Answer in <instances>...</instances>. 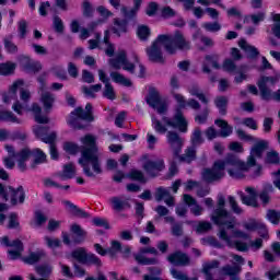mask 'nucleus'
I'll list each match as a JSON object with an SVG mask.
<instances>
[{
	"instance_id": "1",
	"label": "nucleus",
	"mask_w": 280,
	"mask_h": 280,
	"mask_svg": "<svg viewBox=\"0 0 280 280\" xmlns=\"http://www.w3.org/2000/svg\"><path fill=\"white\" fill-rule=\"evenodd\" d=\"M236 135L243 141L255 143L250 150L247 163L235 155H229L225 160H217L211 168H205L201 173V177L206 183H214V180L224 178V172H228L231 178H236L237 180L246 178V174L250 172V167H254L257 160L261 159L264 152L268 149V141L257 140V138L246 135L244 130L237 129Z\"/></svg>"
},
{
	"instance_id": "2",
	"label": "nucleus",
	"mask_w": 280,
	"mask_h": 280,
	"mask_svg": "<svg viewBox=\"0 0 280 280\" xmlns=\"http://www.w3.org/2000/svg\"><path fill=\"white\" fill-rule=\"evenodd\" d=\"M30 100H32V93L30 90L25 89V81L21 79L14 81L9 86L8 92L2 93V102L4 104H11L14 102L12 105L14 113H18V115H23V113H30V110H32L37 124H47L49 118L45 115H42L43 109L40 108V105L35 103L30 108L27 105Z\"/></svg>"
},
{
	"instance_id": "3",
	"label": "nucleus",
	"mask_w": 280,
	"mask_h": 280,
	"mask_svg": "<svg viewBox=\"0 0 280 280\" xmlns=\"http://www.w3.org/2000/svg\"><path fill=\"white\" fill-rule=\"evenodd\" d=\"M242 226L244 231L233 230L231 236L226 234V231L221 230L219 232L220 240L226 243L230 248H236V250L245 252L248 250V248H252V250H259L264 244L261 238L253 241L249 245L250 247L238 240H248V237H250V233L255 231H257L264 238L268 237V229L266 228V224L259 220L249 219L248 221H245Z\"/></svg>"
},
{
	"instance_id": "4",
	"label": "nucleus",
	"mask_w": 280,
	"mask_h": 280,
	"mask_svg": "<svg viewBox=\"0 0 280 280\" xmlns=\"http://www.w3.org/2000/svg\"><path fill=\"white\" fill-rule=\"evenodd\" d=\"M152 128L158 132V135H166V141L170 148L173 150L174 154L178 156L183 148V138H179L178 133L174 130H179V132H187V119L183 116L180 109H176L174 117H152Z\"/></svg>"
},
{
	"instance_id": "5",
	"label": "nucleus",
	"mask_w": 280,
	"mask_h": 280,
	"mask_svg": "<svg viewBox=\"0 0 280 280\" xmlns=\"http://www.w3.org/2000/svg\"><path fill=\"white\" fill-rule=\"evenodd\" d=\"M108 38H110V33L109 31H105L104 42L100 45V49H103L106 56L109 57V67L116 70L124 69V71H128V73H136L138 78H144L145 68L139 62V56L133 52L128 57L124 49L115 54V45H113Z\"/></svg>"
},
{
	"instance_id": "6",
	"label": "nucleus",
	"mask_w": 280,
	"mask_h": 280,
	"mask_svg": "<svg viewBox=\"0 0 280 280\" xmlns=\"http://www.w3.org/2000/svg\"><path fill=\"white\" fill-rule=\"evenodd\" d=\"M190 48L191 44L185 39V35L180 32H175L173 35H159L145 51L151 62H163V49L168 54H176L178 49L187 51Z\"/></svg>"
},
{
	"instance_id": "7",
	"label": "nucleus",
	"mask_w": 280,
	"mask_h": 280,
	"mask_svg": "<svg viewBox=\"0 0 280 280\" xmlns=\"http://www.w3.org/2000/svg\"><path fill=\"white\" fill-rule=\"evenodd\" d=\"M83 149L79 165L83 168L85 176L102 174V163L100 162V149H97V138L93 135H85L80 139Z\"/></svg>"
},
{
	"instance_id": "8",
	"label": "nucleus",
	"mask_w": 280,
	"mask_h": 280,
	"mask_svg": "<svg viewBox=\"0 0 280 280\" xmlns=\"http://www.w3.org/2000/svg\"><path fill=\"white\" fill-rule=\"evenodd\" d=\"M5 151L8 152V158H4L3 163L7 170L14 168V160L12 159H15L18 167L21 172H25V170H27V163H30V159H33L35 165L45 163V161L47 160V155L40 149H34L32 151L25 148L16 153L14 151V147L7 144Z\"/></svg>"
},
{
	"instance_id": "9",
	"label": "nucleus",
	"mask_w": 280,
	"mask_h": 280,
	"mask_svg": "<svg viewBox=\"0 0 280 280\" xmlns=\"http://www.w3.org/2000/svg\"><path fill=\"white\" fill-rule=\"evenodd\" d=\"M225 200L223 196L218 197L217 208L211 215V220L218 226H226V229H235V218L224 209Z\"/></svg>"
},
{
	"instance_id": "10",
	"label": "nucleus",
	"mask_w": 280,
	"mask_h": 280,
	"mask_svg": "<svg viewBox=\"0 0 280 280\" xmlns=\"http://www.w3.org/2000/svg\"><path fill=\"white\" fill-rule=\"evenodd\" d=\"M91 110H93V106L91 104H86L85 110L81 107L75 108L69 115L67 124L70 126V128H74L78 130L84 128L81 121H93V114L91 113Z\"/></svg>"
},
{
	"instance_id": "11",
	"label": "nucleus",
	"mask_w": 280,
	"mask_h": 280,
	"mask_svg": "<svg viewBox=\"0 0 280 280\" xmlns=\"http://www.w3.org/2000/svg\"><path fill=\"white\" fill-rule=\"evenodd\" d=\"M279 82L278 77H261L257 84L258 89L260 91V97L265 101L276 100L277 102H280V90L276 93H272L268 86H275V83Z\"/></svg>"
},
{
	"instance_id": "12",
	"label": "nucleus",
	"mask_w": 280,
	"mask_h": 280,
	"mask_svg": "<svg viewBox=\"0 0 280 280\" xmlns=\"http://www.w3.org/2000/svg\"><path fill=\"white\" fill-rule=\"evenodd\" d=\"M34 135L38 137L44 143L50 144V159L52 161H58V149H56V145H54V142L56 141V133L54 131L49 132V129L47 127H43L40 125H37L33 128Z\"/></svg>"
},
{
	"instance_id": "13",
	"label": "nucleus",
	"mask_w": 280,
	"mask_h": 280,
	"mask_svg": "<svg viewBox=\"0 0 280 280\" xmlns=\"http://www.w3.org/2000/svg\"><path fill=\"white\" fill-rule=\"evenodd\" d=\"M209 67H213V69H223V71H226L228 73H235V69H237L235 61L232 59H225L223 65L220 67V63H218L217 55H210L206 57L202 68L203 73H209L211 71Z\"/></svg>"
},
{
	"instance_id": "14",
	"label": "nucleus",
	"mask_w": 280,
	"mask_h": 280,
	"mask_svg": "<svg viewBox=\"0 0 280 280\" xmlns=\"http://www.w3.org/2000/svg\"><path fill=\"white\" fill-rule=\"evenodd\" d=\"M0 197L2 200L9 201L13 206L23 205L25 202V190L22 186H19L18 188H9V190L5 191L3 185L0 184Z\"/></svg>"
},
{
	"instance_id": "15",
	"label": "nucleus",
	"mask_w": 280,
	"mask_h": 280,
	"mask_svg": "<svg viewBox=\"0 0 280 280\" xmlns=\"http://www.w3.org/2000/svg\"><path fill=\"white\" fill-rule=\"evenodd\" d=\"M71 257L75 259V261H79V264H84L85 266H102V260H100L95 254L86 253L84 247L74 249Z\"/></svg>"
},
{
	"instance_id": "16",
	"label": "nucleus",
	"mask_w": 280,
	"mask_h": 280,
	"mask_svg": "<svg viewBox=\"0 0 280 280\" xmlns=\"http://www.w3.org/2000/svg\"><path fill=\"white\" fill-rule=\"evenodd\" d=\"M147 104L154 108L159 115H163V113H167V108L170 104L165 98H161V94H159V91L151 90L148 97H147Z\"/></svg>"
},
{
	"instance_id": "17",
	"label": "nucleus",
	"mask_w": 280,
	"mask_h": 280,
	"mask_svg": "<svg viewBox=\"0 0 280 280\" xmlns=\"http://www.w3.org/2000/svg\"><path fill=\"white\" fill-rule=\"evenodd\" d=\"M0 244L1 246L11 248L8 252L9 259H21V255H23V243L20 240L11 242L8 236H2Z\"/></svg>"
},
{
	"instance_id": "18",
	"label": "nucleus",
	"mask_w": 280,
	"mask_h": 280,
	"mask_svg": "<svg viewBox=\"0 0 280 280\" xmlns=\"http://www.w3.org/2000/svg\"><path fill=\"white\" fill-rule=\"evenodd\" d=\"M96 12H98L100 16H102L103 20H98L97 22L92 23L89 30H81L80 38H82L83 40H86V38L91 36V32H93V30H95L97 25H102V23H104L106 19H110V16H113V12H110V10L106 9V7L104 5L97 7Z\"/></svg>"
},
{
	"instance_id": "19",
	"label": "nucleus",
	"mask_w": 280,
	"mask_h": 280,
	"mask_svg": "<svg viewBox=\"0 0 280 280\" xmlns=\"http://www.w3.org/2000/svg\"><path fill=\"white\" fill-rule=\"evenodd\" d=\"M141 161L143 170L149 176H158L159 172H162V170L165 167L162 160H159L158 162H152L150 161V158L148 155H144Z\"/></svg>"
},
{
	"instance_id": "20",
	"label": "nucleus",
	"mask_w": 280,
	"mask_h": 280,
	"mask_svg": "<svg viewBox=\"0 0 280 280\" xmlns=\"http://www.w3.org/2000/svg\"><path fill=\"white\" fill-rule=\"evenodd\" d=\"M20 65L23 67L24 71H27V73H38V71L43 69L40 61H34L28 56H21Z\"/></svg>"
},
{
	"instance_id": "21",
	"label": "nucleus",
	"mask_w": 280,
	"mask_h": 280,
	"mask_svg": "<svg viewBox=\"0 0 280 280\" xmlns=\"http://www.w3.org/2000/svg\"><path fill=\"white\" fill-rule=\"evenodd\" d=\"M183 202L189 207L190 213H192V215L198 217L205 213V208H202V206H200L198 201H196V199L190 195L185 194L183 196Z\"/></svg>"
},
{
	"instance_id": "22",
	"label": "nucleus",
	"mask_w": 280,
	"mask_h": 280,
	"mask_svg": "<svg viewBox=\"0 0 280 280\" xmlns=\"http://www.w3.org/2000/svg\"><path fill=\"white\" fill-rule=\"evenodd\" d=\"M98 78L103 84H105L104 90V97H107V100H115V90L113 89V85H110V78L106 75V72L104 70H98Z\"/></svg>"
},
{
	"instance_id": "23",
	"label": "nucleus",
	"mask_w": 280,
	"mask_h": 280,
	"mask_svg": "<svg viewBox=\"0 0 280 280\" xmlns=\"http://www.w3.org/2000/svg\"><path fill=\"white\" fill-rule=\"evenodd\" d=\"M142 0H135L133 7H121L120 13L125 19H137V14H139V10H141Z\"/></svg>"
},
{
	"instance_id": "24",
	"label": "nucleus",
	"mask_w": 280,
	"mask_h": 280,
	"mask_svg": "<svg viewBox=\"0 0 280 280\" xmlns=\"http://www.w3.org/2000/svg\"><path fill=\"white\" fill-rule=\"evenodd\" d=\"M145 253H150L151 255H156V248L154 247H147L141 249V254L136 255V261H138V264H142V266H152V264H156V259L154 258H148L143 255H145Z\"/></svg>"
},
{
	"instance_id": "25",
	"label": "nucleus",
	"mask_w": 280,
	"mask_h": 280,
	"mask_svg": "<svg viewBox=\"0 0 280 280\" xmlns=\"http://www.w3.org/2000/svg\"><path fill=\"white\" fill-rule=\"evenodd\" d=\"M94 249L102 257L106 255H110L112 257H114L116 253H119V250H121V243H119L118 241H113L109 249H104L102 245L95 244Z\"/></svg>"
},
{
	"instance_id": "26",
	"label": "nucleus",
	"mask_w": 280,
	"mask_h": 280,
	"mask_svg": "<svg viewBox=\"0 0 280 280\" xmlns=\"http://www.w3.org/2000/svg\"><path fill=\"white\" fill-rule=\"evenodd\" d=\"M39 95H40V102L44 106L45 113H48V110H51V107L54 106V102L56 98H54V95H51L49 92L45 91V86H40L39 89Z\"/></svg>"
},
{
	"instance_id": "27",
	"label": "nucleus",
	"mask_w": 280,
	"mask_h": 280,
	"mask_svg": "<svg viewBox=\"0 0 280 280\" xmlns=\"http://www.w3.org/2000/svg\"><path fill=\"white\" fill-rule=\"evenodd\" d=\"M245 191L246 195L242 196L243 205H247V207H257V190L254 187H247Z\"/></svg>"
},
{
	"instance_id": "28",
	"label": "nucleus",
	"mask_w": 280,
	"mask_h": 280,
	"mask_svg": "<svg viewBox=\"0 0 280 280\" xmlns=\"http://www.w3.org/2000/svg\"><path fill=\"white\" fill-rule=\"evenodd\" d=\"M175 102H177L179 108H187L189 106L194 110H198L200 108V103L196 100H190L189 102L185 101V96L182 94L175 93L173 94Z\"/></svg>"
},
{
	"instance_id": "29",
	"label": "nucleus",
	"mask_w": 280,
	"mask_h": 280,
	"mask_svg": "<svg viewBox=\"0 0 280 280\" xmlns=\"http://www.w3.org/2000/svg\"><path fill=\"white\" fill-rule=\"evenodd\" d=\"M155 200L158 202L164 200L167 207H174V197L170 196V188H158L155 191Z\"/></svg>"
},
{
	"instance_id": "30",
	"label": "nucleus",
	"mask_w": 280,
	"mask_h": 280,
	"mask_svg": "<svg viewBox=\"0 0 280 280\" xmlns=\"http://www.w3.org/2000/svg\"><path fill=\"white\" fill-rule=\"evenodd\" d=\"M167 261H170V264L173 266H187V264H189V257L183 253L177 252L175 254H171L167 257Z\"/></svg>"
},
{
	"instance_id": "31",
	"label": "nucleus",
	"mask_w": 280,
	"mask_h": 280,
	"mask_svg": "<svg viewBox=\"0 0 280 280\" xmlns=\"http://www.w3.org/2000/svg\"><path fill=\"white\" fill-rule=\"evenodd\" d=\"M238 47L245 51L247 58H257V56H259V50H257L255 46L248 44L245 39L238 40Z\"/></svg>"
},
{
	"instance_id": "32",
	"label": "nucleus",
	"mask_w": 280,
	"mask_h": 280,
	"mask_svg": "<svg viewBox=\"0 0 280 280\" xmlns=\"http://www.w3.org/2000/svg\"><path fill=\"white\" fill-rule=\"evenodd\" d=\"M75 176V164L68 163L63 165L62 171L59 172L58 177L60 180H69Z\"/></svg>"
},
{
	"instance_id": "33",
	"label": "nucleus",
	"mask_w": 280,
	"mask_h": 280,
	"mask_svg": "<svg viewBox=\"0 0 280 280\" xmlns=\"http://www.w3.org/2000/svg\"><path fill=\"white\" fill-rule=\"evenodd\" d=\"M71 234L74 235V244H82L86 238V231L82 230L79 224H72L70 226Z\"/></svg>"
},
{
	"instance_id": "34",
	"label": "nucleus",
	"mask_w": 280,
	"mask_h": 280,
	"mask_svg": "<svg viewBox=\"0 0 280 280\" xmlns=\"http://www.w3.org/2000/svg\"><path fill=\"white\" fill-rule=\"evenodd\" d=\"M113 32L117 36H121V34H126L128 32V21L114 19Z\"/></svg>"
},
{
	"instance_id": "35",
	"label": "nucleus",
	"mask_w": 280,
	"mask_h": 280,
	"mask_svg": "<svg viewBox=\"0 0 280 280\" xmlns=\"http://www.w3.org/2000/svg\"><path fill=\"white\" fill-rule=\"evenodd\" d=\"M214 124L220 128V137H231L233 133V127H231L226 120L217 119Z\"/></svg>"
},
{
	"instance_id": "36",
	"label": "nucleus",
	"mask_w": 280,
	"mask_h": 280,
	"mask_svg": "<svg viewBox=\"0 0 280 280\" xmlns=\"http://www.w3.org/2000/svg\"><path fill=\"white\" fill-rule=\"evenodd\" d=\"M62 205L68 211H70V213H72V215H77V218H89V213L80 208H77L75 205L71 203L70 201H62Z\"/></svg>"
},
{
	"instance_id": "37",
	"label": "nucleus",
	"mask_w": 280,
	"mask_h": 280,
	"mask_svg": "<svg viewBox=\"0 0 280 280\" xmlns=\"http://www.w3.org/2000/svg\"><path fill=\"white\" fill-rule=\"evenodd\" d=\"M110 79L115 82V84H120V86H132V81L119 72H110Z\"/></svg>"
},
{
	"instance_id": "38",
	"label": "nucleus",
	"mask_w": 280,
	"mask_h": 280,
	"mask_svg": "<svg viewBox=\"0 0 280 280\" xmlns=\"http://www.w3.org/2000/svg\"><path fill=\"white\" fill-rule=\"evenodd\" d=\"M264 19H266V13L264 12L253 13L244 16L243 23H253V25H259L264 21Z\"/></svg>"
},
{
	"instance_id": "39",
	"label": "nucleus",
	"mask_w": 280,
	"mask_h": 280,
	"mask_svg": "<svg viewBox=\"0 0 280 280\" xmlns=\"http://www.w3.org/2000/svg\"><path fill=\"white\" fill-rule=\"evenodd\" d=\"M271 248L276 256L272 255V253L266 250L265 252V259L266 261H275L276 257H280V243H273L271 245Z\"/></svg>"
},
{
	"instance_id": "40",
	"label": "nucleus",
	"mask_w": 280,
	"mask_h": 280,
	"mask_svg": "<svg viewBox=\"0 0 280 280\" xmlns=\"http://www.w3.org/2000/svg\"><path fill=\"white\" fill-rule=\"evenodd\" d=\"M44 241L46 246L51 250H56V248H60V246L62 245V242H60L59 238L52 236H45Z\"/></svg>"
},
{
	"instance_id": "41",
	"label": "nucleus",
	"mask_w": 280,
	"mask_h": 280,
	"mask_svg": "<svg viewBox=\"0 0 280 280\" xmlns=\"http://www.w3.org/2000/svg\"><path fill=\"white\" fill-rule=\"evenodd\" d=\"M136 34L140 40H148V38H150V27L147 25H139Z\"/></svg>"
},
{
	"instance_id": "42",
	"label": "nucleus",
	"mask_w": 280,
	"mask_h": 280,
	"mask_svg": "<svg viewBox=\"0 0 280 280\" xmlns=\"http://www.w3.org/2000/svg\"><path fill=\"white\" fill-rule=\"evenodd\" d=\"M44 256H45V252L31 253L28 256L23 258V261H25V264H36V261H39V259H43Z\"/></svg>"
},
{
	"instance_id": "43",
	"label": "nucleus",
	"mask_w": 280,
	"mask_h": 280,
	"mask_svg": "<svg viewBox=\"0 0 280 280\" xmlns=\"http://www.w3.org/2000/svg\"><path fill=\"white\" fill-rule=\"evenodd\" d=\"M190 95H194L195 97H198L202 104H207L209 102V98L205 96V94L197 88V85H192L188 89Z\"/></svg>"
},
{
	"instance_id": "44",
	"label": "nucleus",
	"mask_w": 280,
	"mask_h": 280,
	"mask_svg": "<svg viewBox=\"0 0 280 280\" xmlns=\"http://www.w3.org/2000/svg\"><path fill=\"white\" fill-rule=\"evenodd\" d=\"M82 91L85 97H95V93H100V91H102V84H95L90 88L83 86Z\"/></svg>"
},
{
	"instance_id": "45",
	"label": "nucleus",
	"mask_w": 280,
	"mask_h": 280,
	"mask_svg": "<svg viewBox=\"0 0 280 280\" xmlns=\"http://www.w3.org/2000/svg\"><path fill=\"white\" fill-rule=\"evenodd\" d=\"M14 69H16V65L13 62L0 63V75H10L14 73Z\"/></svg>"
},
{
	"instance_id": "46",
	"label": "nucleus",
	"mask_w": 280,
	"mask_h": 280,
	"mask_svg": "<svg viewBox=\"0 0 280 280\" xmlns=\"http://www.w3.org/2000/svg\"><path fill=\"white\" fill-rule=\"evenodd\" d=\"M214 104H215L217 108H219L220 114L225 115L226 104H229V100L224 96H219L215 98Z\"/></svg>"
},
{
	"instance_id": "47",
	"label": "nucleus",
	"mask_w": 280,
	"mask_h": 280,
	"mask_svg": "<svg viewBox=\"0 0 280 280\" xmlns=\"http://www.w3.org/2000/svg\"><path fill=\"white\" fill-rule=\"evenodd\" d=\"M54 270V267L50 265H40L36 267V272L39 277H49Z\"/></svg>"
},
{
	"instance_id": "48",
	"label": "nucleus",
	"mask_w": 280,
	"mask_h": 280,
	"mask_svg": "<svg viewBox=\"0 0 280 280\" xmlns=\"http://www.w3.org/2000/svg\"><path fill=\"white\" fill-rule=\"evenodd\" d=\"M110 205L115 211H121V209H126L127 203L119 197H113L110 199Z\"/></svg>"
},
{
	"instance_id": "49",
	"label": "nucleus",
	"mask_w": 280,
	"mask_h": 280,
	"mask_svg": "<svg viewBox=\"0 0 280 280\" xmlns=\"http://www.w3.org/2000/svg\"><path fill=\"white\" fill-rule=\"evenodd\" d=\"M182 161H184V163H191V161H196V148L191 147L187 149L185 154L182 156Z\"/></svg>"
},
{
	"instance_id": "50",
	"label": "nucleus",
	"mask_w": 280,
	"mask_h": 280,
	"mask_svg": "<svg viewBox=\"0 0 280 280\" xmlns=\"http://www.w3.org/2000/svg\"><path fill=\"white\" fill-rule=\"evenodd\" d=\"M63 150L67 154H78L80 147L75 142H65Z\"/></svg>"
},
{
	"instance_id": "51",
	"label": "nucleus",
	"mask_w": 280,
	"mask_h": 280,
	"mask_svg": "<svg viewBox=\"0 0 280 280\" xmlns=\"http://www.w3.org/2000/svg\"><path fill=\"white\" fill-rule=\"evenodd\" d=\"M47 222V218L40 212H35V218L32 222V226H43Z\"/></svg>"
},
{
	"instance_id": "52",
	"label": "nucleus",
	"mask_w": 280,
	"mask_h": 280,
	"mask_svg": "<svg viewBox=\"0 0 280 280\" xmlns=\"http://www.w3.org/2000/svg\"><path fill=\"white\" fill-rule=\"evenodd\" d=\"M192 145H200L205 143V139L202 138V132L200 129H195L191 137Z\"/></svg>"
},
{
	"instance_id": "53",
	"label": "nucleus",
	"mask_w": 280,
	"mask_h": 280,
	"mask_svg": "<svg viewBox=\"0 0 280 280\" xmlns=\"http://www.w3.org/2000/svg\"><path fill=\"white\" fill-rule=\"evenodd\" d=\"M0 119L2 121H12L13 124H19V118H16L12 112H0Z\"/></svg>"
},
{
	"instance_id": "54",
	"label": "nucleus",
	"mask_w": 280,
	"mask_h": 280,
	"mask_svg": "<svg viewBox=\"0 0 280 280\" xmlns=\"http://www.w3.org/2000/svg\"><path fill=\"white\" fill-rule=\"evenodd\" d=\"M228 16L229 19H233L234 21H244V18H242V12L237 8L229 9Z\"/></svg>"
},
{
	"instance_id": "55",
	"label": "nucleus",
	"mask_w": 280,
	"mask_h": 280,
	"mask_svg": "<svg viewBox=\"0 0 280 280\" xmlns=\"http://www.w3.org/2000/svg\"><path fill=\"white\" fill-rule=\"evenodd\" d=\"M202 27L207 32H220L222 30V26L218 22H206L202 24Z\"/></svg>"
},
{
	"instance_id": "56",
	"label": "nucleus",
	"mask_w": 280,
	"mask_h": 280,
	"mask_svg": "<svg viewBox=\"0 0 280 280\" xmlns=\"http://www.w3.org/2000/svg\"><path fill=\"white\" fill-rule=\"evenodd\" d=\"M267 220L271 222V224H279L280 222V212H277L275 210H269L267 212Z\"/></svg>"
},
{
	"instance_id": "57",
	"label": "nucleus",
	"mask_w": 280,
	"mask_h": 280,
	"mask_svg": "<svg viewBox=\"0 0 280 280\" xmlns=\"http://www.w3.org/2000/svg\"><path fill=\"white\" fill-rule=\"evenodd\" d=\"M171 275L173 277V279H177V280H189V278L187 277V275L183 271H178L174 268L171 269ZM190 280H197L196 278L190 279Z\"/></svg>"
},
{
	"instance_id": "58",
	"label": "nucleus",
	"mask_w": 280,
	"mask_h": 280,
	"mask_svg": "<svg viewBox=\"0 0 280 280\" xmlns=\"http://www.w3.org/2000/svg\"><path fill=\"white\" fill-rule=\"evenodd\" d=\"M156 12H159V3H156V2H150V3L147 5L145 14H147L148 16H154V14H156Z\"/></svg>"
},
{
	"instance_id": "59",
	"label": "nucleus",
	"mask_w": 280,
	"mask_h": 280,
	"mask_svg": "<svg viewBox=\"0 0 280 280\" xmlns=\"http://www.w3.org/2000/svg\"><path fill=\"white\" fill-rule=\"evenodd\" d=\"M129 178L132 180H139V183H145V177L143 176V173H141L138 170H133L129 174Z\"/></svg>"
},
{
	"instance_id": "60",
	"label": "nucleus",
	"mask_w": 280,
	"mask_h": 280,
	"mask_svg": "<svg viewBox=\"0 0 280 280\" xmlns=\"http://www.w3.org/2000/svg\"><path fill=\"white\" fill-rule=\"evenodd\" d=\"M4 49L9 54H16V51H19V47H16L9 38L4 39Z\"/></svg>"
},
{
	"instance_id": "61",
	"label": "nucleus",
	"mask_w": 280,
	"mask_h": 280,
	"mask_svg": "<svg viewBox=\"0 0 280 280\" xmlns=\"http://www.w3.org/2000/svg\"><path fill=\"white\" fill-rule=\"evenodd\" d=\"M266 163H279V153L277 151H269L266 156Z\"/></svg>"
},
{
	"instance_id": "62",
	"label": "nucleus",
	"mask_w": 280,
	"mask_h": 280,
	"mask_svg": "<svg viewBox=\"0 0 280 280\" xmlns=\"http://www.w3.org/2000/svg\"><path fill=\"white\" fill-rule=\"evenodd\" d=\"M205 135L208 141H213V139H217L220 133L218 132V130H215V128L210 127L205 131Z\"/></svg>"
},
{
	"instance_id": "63",
	"label": "nucleus",
	"mask_w": 280,
	"mask_h": 280,
	"mask_svg": "<svg viewBox=\"0 0 280 280\" xmlns=\"http://www.w3.org/2000/svg\"><path fill=\"white\" fill-rule=\"evenodd\" d=\"M243 126L249 128L250 130H257V121L253 118H245L242 120Z\"/></svg>"
},
{
	"instance_id": "64",
	"label": "nucleus",
	"mask_w": 280,
	"mask_h": 280,
	"mask_svg": "<svg viewBox=\"0 0 280 280\" xmlns=\"http://www.w3.org/2000/svg\"><path fill=\"white\" fill-rule=\"evenodd\" d=\"M82 9L84 16H91L93 14V7L90 1H83Z\"/></svg>"
}]
</instances>
